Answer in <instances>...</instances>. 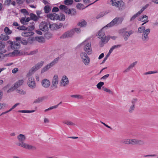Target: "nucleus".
<instances>
[{"label":"nucleus","instance_id":"nucleus-63","mask_svg":"<svg viewBox=\"0 0 158 158\" xmlns=\"http://www.w3.org/2000/svg\"><path fill=\"white\" fill-rule=\"evenodd\" d=\"M24 0H16L17 3L19 4H21L23 3Z\"/></svg>","mask_w":158,"mask_h":158},{"label":"nucleus","instance_id":"nucleus-38","mask_svg":"<svg viewBox=\"0 0 158 158\" xmlns=\"http://www.w3.org/2000/svg\"><path fill=\"white\" fill-rule=\"evenodd\" d=\"M141 14L140 13H139V11L137 13L135 14L134 15H133L132 17L130 19L131 21H132L133 20H134L135 18L138 17L139 15H140Z\"/></svg>","mask_w":158,"mask_h":158},{"label":"nucleus","instance_id":"nucleus-29","mask_svg":"<svg viewBox=\"0 0 158 158\" xmlns=\"http://www.w3.org/2000/svg\"><path fill=\"white\" fill-rule=\"evenodd\" d=\"M63 123L68 126H73L75 125L74 123L69 120H64L63 122Z\"/></svg>","mask_w":158,"mask_h":158},{"label":"nucleus","instance_id":"nucleus-44","mask_svg":"<svg viewBox=\"0 0 158 158\" xmlns=\"http://www.w3.org/2000/svg\"><path fill=\"white\" fill-rule=\"evenodd\" d=\"M49 28L51 30H56V26H55V23L52 24H51L49 23Z\"/></svg>","mask_w":158,"mask_h":158},{"label":"nucleus","instance_id":"nucleus-51","mask_svg":"<svg viewBox=\"0 0 158 158\" xmlns=\"http://www.w3.org/2000/svg\"><path fill=\"white\" fill-rule=\"evenodd\" d=\"M17 92L21 94H26V92L22 89L17 90Z\"/></svg>","mask_w":158,"mask_h":158},{"label":"nucleus","instance_id":"nucleus-55","mask_svg":"<svg viewBox=\"0 0 158 158\" xmlns=\"http://www.w3.org/2000/svg\"><path fill=\"white\" fill-rule=\"evenodd\" d=\"M110 54L108 52L107 55H106V56L104 58V60H103V61L102 62V63H103L106 61V60L107 59V58H108V57L109 56Z\"/></svg>","mask_w":158,"mask_h":158},{"label":"nucleus","instance_id":"nucleus-64","mask_svg":"<svg viewBox=\"0 0 158 158\" xmlns=\"http://www.w3.org/2000/svg\"><path fill=\"white\" fill-rule=\"evenodd\" d=\"M18 71V69L17 68L14 69L12 70V73H16Z\"/></svg>","mask_w":158,"mask_h":158},{"label":"nucleus","instance_id":"nucleus-30","mask_svg":"<svg viewBox=\"0 0 158 158\" xmlns=\"http://www.w3.org/2000/svg\"><path fill=\"white\" fill-rule=\"evenodd\" d=\"M76 7L77 9L80 10L81 9L83 10L87 7H86V6L84 7L83 4L78 3Z\"/></svg>","mask_w":158,"mask_h":158},{"label":"nucleus","instance_id":"nucleus-47","mask_svg":"<svg viewBox=\"0 0 158 158\" xmlns=\"http://www.w3.org/2000/svg\"><path fill=\"white\" fill-rule=\"evenodd\" d=\"M34 24L35 23L34 22H33L32 23V25L31 26H29L28 27V29L29 30L32 31L33 30H34L35 28V26H34Z\"/></svg>","mask_w":158,"mask_h":158},{"label":"nucleus","instance_id":"nucleus-8","mask_svg":"<svg viewBox=\"0 0 158 158\" xmlns=\"http://www.w3.org/2000/svg\"><path fill=\"white\" fill-rule=\"evenodd\" d=\"M82 61L85 65H88L90 61L89 58L85 52H82L80 54Z\"/></svg>","mask_w":158,"mask_h":158},{"label":"nucleus","instance_id":"nucleus-18","mask_svg":"<svg viewBox=\"0 0 158 158\" xmlns=\"http://www.w3.org/2000/svg\"><path fill=\"white\" fill-rule=\"evenodd\" d=\"M41 85L44 87L47 88L50 86V82L47 79H44L42 81Z\"/></svg>","mask_w":158,"mask_h":158},{"label":"nucleus","instance_id":"nucleus-62","mask_svg":"<svg viewBox=\"0 0 158 158\" xmlns=\"http://www.w3.org/2000/svg\"><path fill=\"white\" fill-rule=\"evenodd\" d=\"M55 26H56V29L60 28L62 27V25H61V24L58 25V24L55 23Z\"/></svg>","mask_w":158,"mask_h":158},{"label":"nucleus","instance_id":"nucleus-45","mask_svg":"<svg viewBox=\"0 0 158 158\" xmlns=\"http://www.w3.org/2000/svg\"><path fill=\"white\" fill-rule=\"evenodd\" d=\"M157 73V71H149L144 73V75L150 74Z\"/></svg>","mask_w":158,"mask_h":158},{"label":"nucleus","instance_id":"nucleus-16","mask_svg":"<svg viewBox=\"0 0 158 158\" xmlns=\"http://www.w3.org/2000/svg\"><path fill=\"white\" fill-rule=\"evenodd\" d=\"M17 145L28 149H31L34 148V146L24 142L18 143Z\"/></svg>","mask_w":158,"mask_h":158},{"label":"nucleus","instance_id":"nucleus-46","mask_svg":"<svg viewBox=\"0 0 158 158\" xmlns=\"http://www.w3.org/2000/svg\"><path fill=\"white\" fill-rule=\"evenodd\" d=\"M145 29V27L144 26L140 27L138 29V31L139 32L141 33L143 32Z\"/></svg>","mask_w":158,"mask_h":158},{"label":"nucleus","instance_id":"nucleus-15","mask_svg":"<svg viewBox=\"0 0 158 158\" xmlns=\"http://www.w3.org/2000/svg\"><path fill=\"white\" fill-rule=\"evenodd\" d=\"M144 144L143 141L136 139H130V144L132 145H142Z\"/></svg>","mask_w":158,"mask_h":158},{"label":"nucleus","instance_id":"nucleus-37","mask_svg":"<svg viewBox=\"0 0 158 158\" xmlns=\"http://www.w3.org/2000/svg\"><path fill=\"white\" fill-rule=\"evenodd\" d=\"M149 6V4H147L143 6L142 8L139 11V13L141 14Z\"/></svg>","mask_w":158,"mask_h":158},{"label":"nucleus","instance_id":"nucleus-3","mask_svg":"<svg viewBox=\"0 0 158 158\" xmlns=\"http://www.w3.org/2000/svg\"><path fill=\"white\" fill-rule=\"evenodd\" d=\"M59 7L60 10H64L68 15L70 14L71 16H75L77 14L76 10L74 9H68L67 6L64 5H61Z\"/></svg>","mask_w":158,"mask_h":158},{"label":"nucleus","instance_id":"nucleus-13","mask_svg":"<svg viewBox=\"0 0 158 158\" xmlns=\"http://www.w3.org/2000/svg\"><path fill=\"white\" fill-rule=\"evenodd\" d=\"M84 50L88 55L92 54V51L91 43L86 44L84 48Z\"/></svg>","mask_w":158,"mask_h":158},{"label":"nucleus","instance_id":"nucleus-31","mask_svg":"<svg viewBox=\"0 0 158 158\" xmlns=\"http://www.w3.org/2000/svg\"><path fill=\"white\" fill-rule=\"evenodd\" d=\"M121 44L117 45H115L113 46L110 49V50L109 52V53L111 54V52H113V50L114 49L120 47H121Z\"/></svg>","mask_w":158,"mask_h":158},{"label":"nucleus","instance_id":"nucleus-60","mask_svg":"<svg viewBox=\"0 0 158 158\" xmlns=\"http://www.w3.org/2000/svg\"><path fill=\"white\" fill-rule=\"evenodd\" d=\"M109 76V74H107L103 76L101 78V79H103V80H106L107 78Z\"/></svg>","mask_w":158,"mask_h":158},{"label":"nucleus","instance_id":"nucleus-58","mask_svg":"<svg viewBox=\"0 0 158 158\" xmlns=\"http://www.w3.org/2000/svg\"><path fill=\"white\" fill-rule=\"evenodd\" d=\"M59 10L58 8L56 7H54L52 10V11L53 12H57Z\"/></svg>","mask_w":158,"mask_h":158},{"label":"nucleus","instance_id":"nucleus-34","mask_svg":"<svg viewBox=\"0 0 158 158\" xmlns=\"http://www.w3.org/2000/svg\"><path fill=\"white\" fill-rule=\"evenodd\" d=\"M121 143L126 144H130V139H124L121 141Z\"/></svg>","mask_w":158,"mask_h":158},{"label":"nucleus","instance_id":"nucleus-7","mask_svg":"<svg viewBox=\"0 0 158 158\" xmlns=\"http://www.w3.org/2000/svg\"><path fill=\"white\" fill-rule=\"evenodd\" d=\"M59 60V57H57L55 58L52 61L45 66L42 70V72H44L53 66L57 63Z\"/></svg>","mask_w":158,"mask_h":158},{"label":"nucleus","instance_id":"nucleus-11","mask_svg":"<svg viewBox=\"0 0 158 158\" xmlns=\"http://www.w3.org/2000/svg\"><path fill=\"white\" fill-rule=\"evenodd\" d=\"M133 33L134 31L132 30H130L127 31L122 29L120 31V33L124 37V39H127Z\"/></svg>","mask_w":158,"mask_h":158},{"label":"nucleus","instance_id":"nucleus-24","mask_svg":"<svg viewBox=\"0 0 158 158\" xmlns=\"http://www.w3.org/2000/svg\"><path fill=\"white\" fill-rule=\"evenodd\" d=\"M150 30L149 29H147L143 32L142 37L143 38L147 39L148 38V35L149 33Z\"/></svg>","mask_w":158,"mask_h":158},{"label":"nucleus","instance_id":"nucleus-12","mask_svg":"<svg viewBox=\"0 0 158 158\" xmlns=\"http://www.w3.org/2000/svg\"><path fill=\"white\" fill-rule=\"evenodd\" d=\"M27 85L31 89L34 88L36 86V85L34 79L31 76H29L28 80Z\"/></svg>","mask_w":158,"mask_h":158},{"label":"nucleus","instance_id":"nucleus-35","mask_svg":"<svg viewBox=\"0 0 158 158\" xmlns=\"http://www.w3.org/2000/svg\"><path fill=\"white\" fill-rule=\"evenodd\" d=\"M61 103H62V102H60L59 104H57L56 105L52 106L50 107L48 109H46L45 110V111H47L48 110H50L53 109H55V108H57V107L59 105L61 104Z\"/></svg>","mask_w":158,"mask_h":158},{"label":"nucleus","instance_id":"nucleus-1","mask_svg":"<svg viewBox=\"0 0 158 158\" xmlns=\"http://www.w3.org/2000/svg\"><path fill=\"white\" fill-rule=\"evenodd\" d=\"M123 20V19L122 17H116L110 23L108 24L99 30L97 36L99 39H101V40H110V39L114 40L116 39L117 37L111 36L110 35H108L106 36L104 32H103V30L106 27H110L115 25L121 24L122 23Z\"/></svg>","mask_w":158,"mask_h":158},{"label":"nucleus","instance_id":"nucleus-20","mask_svg":"<svg viewBox=\"0 0 158 158\" xmlns=\"http://www.w3.org/2000/svg\"><path fill=\"white\" fill-rule=\"evenodd\" d=\"M17 139L20 142L19 143H23L25 140L26 138L25 136L22 134H19L17 137Z\"/></svg>","mask_w":158,"mask_h":158},{"label":"nucleus","instance_id":"nucleus-27","mask_svg":"<svg viewBox=\"0 0 158 158\" xmlns=\"http://www.w3.org/2000/svg\"><path fill=\"white\" fill-rule=\"evenodd\" d=\"M29 16L31 20H32L34 21H37L39 20V17L37 16L36 15L32 13H30L29 15Z\"/></svg>","mask_w":158,"mask_h":158},{"label":"nucleus","instance_id":"nucleus-26","mask_svg":"<svg viewBox=\"0 0 158 158\" xmlns=\"http://www.w3.org/2000/svg\"><path fill=\"white\" fill-rule=\"evenodd\" d=\"M137 63V61H135V62L131 64L128 66V67L124 71V72L126 73V72H128L130 70V69H131L132 68L135 66V65Z\"/></svg>","mask_w":158,"mask_h":158},{"label":"nucleus","instance_id":"nucleus-43","mask_svg":"<svg viewBox=\"0 0 158 158\" xmlns=\"http://www.w3.org/2000/svg\"><path fill=\"white\" fill-rule=\"evenodd\" d=\"M104 84V83L102 82H100L98 83L97 85V87L99 89H100L102 86Z\"/></svg>","mask_w":158,"mask_h":158},{"label":"nucleus","instance_id":"nucleus-48","mask_svg":"<svg viewBox=\"0 0 158 158\" xmlns=\"http://www.w3.org/2000/svg\"><path fill=\"white\" fill-rule=\"evenodd\" d=\"M17 29L19 30H25L27 29V28L23 25L18 27H17Z\"/></svg>","mask_w":158,"mask_h":158},{"label":"nucleus","instance_id":"nucleus-22","mask_svg":"<svg viewBox=\"0 0 158 158\" xmlns=\"http://www.w3.org/2000/svg\"><path fill=\"white\" fill-rule=\"evenodd\" d=\"M139 20L142 21V22H144L142 24V25H143L146 22H148V17L145 15H143V16L140 18H139Z\"/></svg>","mask_w":158,"mask_h":158},{"label":"nucleus","instance_id":"nucleus-53","mask_svg":"<svg viewBox=\"0 0 158 158\" xmlns=\"http://www.w3.org/2000/svg\"><path fill=\"white\" fill-rule=\"evenodd\" d=\"M20 22L21 23H23V24L25 25L27 23H26V19L25 18H23L20 20Z\"/></svg>","mask_w":158,"mask_h":158},{"label":"nucleus","instance_id":"nucleus-42","mask_svg":"<svg viewBox=\"0 0 158 158\" xmlns=\"http://www.w3.org/2000/svg\"><path fill=\"white\" fill-rule=\"evenodd\" d=\"M21 12L23 13L24 15H29L28 12L25 9H21Z\"/></svg>","mask_w":158,"mask_h":158},{"label":"nucleus","instance_id":"nucleus-5","mask_svg":"<svg viewBox=\"0 0 158 158\" xmlns=\"http://www.w3.org/2000/svg\"><path fill=\"white\" fill-rule=\"evenodd\" d=\"M4 31L5 34L4 35L2 34L0 35V40H8L9 39V37L7 35L11 34L12 33V31L7 27H6L4 28Z\"/></svg>","mask_w":158,"mask_h":158},{"label":"nucleus","instance_id":"nucleus-50","mask_svg":"<svg viewBox=\"0 0 158 158\" xmlns=\"http://www.w3.org/2000/svg\"><path fill=\"white\" fill-rule=\"evenodd\" d=\"M72 30L73 31V34L75 32H76L77 33H80L81 31V30L80 28H76L74 29H72Z\"/></svg>","mask_w":158,"mask_h":158},{"label":"nucleus","instance_id":"nucleus-2","mask_svg":"<svg viewBox=\"0 0 158 158\" xmlns=\"http://www.w3.org/2000/svg\"><path fill=\"white\" fill-rule=\"evenodd\" d=\"M28 42L27 40H16L14 42H12L11 41L9 40L8 41V43L10 44V47L11 48L13 49H18L20 47V43H21L24 45H26L28 43H30L31 44L34 42L36 43L38 42L40 43H44L45 40H28Z\"/></svg>","mask_w":158,"mask_h":158},{"label":"nucleus","instance_id":"nucleus-40","mask_svg":"<svg viewBox=\"0 0 158 158\" xmlns=\"http://www.w3.org/2000/svg\"><path fill=\"white\" fill-rule=\"evenodd\" d=\"M71 97H72L74 98H77L78 99H82L83 98V97L80 95H71Z\"/></svg>","mask_w":158,"mask_h":158},{"label":"nucleus","instance_id":"nucleus-17","mask_svg":"<svg viewBox=\"0 0 158 158\" xmlns=\"http://www.w3.org/2000/svg\"><path fill=\"white\" fill-rule=\"evenodd\" d=\"M43 64L44 62L43 61H41L33 66L31 70V73L34 72L40 68L43 65Z\"/></svg>","mask_w":158,"mask_h":158},{"label":"nucleus","instance_id":"nucleus-57","mask_svg":"<svg viewBox=\"0 0 158 158\" xmlns=\"http://www.w3.org/2000/svg\"><path fill=\"white\" fill-rule=\"evenodd\" d=\"M105 15V14L104 13L102 12V13H100L98 15L97 17V18L98 19L100 17H102L103 16H104Z\"/></svg>","mask_w":158,"mask_h":158},{"label":"nucleus","instance_id":"nucleus-54","mask_svg":"<svg viewBox=\"0 0 158 158\" xmlns=\"http://www.w3.org/2000/svg\"><path fill=\"white\" fill-rule=\"evenodd\" d=\"M107 42L108 40H101L100 43L101 46L102 47L104 44L107 43Z\"/></svg>","mask_w":158,"mask_h":158},{"label":"nucleus","instance_id":"nucleus-32","mask_svg":"<svg viewBox=\"0 0 158 158\" xmlns=\"http://www.w3.org/2000/svg\"><path fill=\"white\" fill-rule=\"evenodd\" d=\"M44 10L45 13H48L51 10V8L48 5H46L44 7Z\"/></svg>","mask_w":158,"mask_h":158},{"label":"nucleus","instance_id":"nucleus-6","mask_svg":"<svg viewBox=\"0 0 158 158\" xmlns=\"http://www.w3.org/2000/svg\"><path fill=\"white\" fill-rule=\"evenodd\" d=\"M58 82L59 78L58 75H55L53 77L52 84L51 86V88L52 89H54L57 88Z\"/></svg>","mask_w":158,"mask_h":158},{"label":"nucleus","instance_id":"nucleus-59","mask_svg":"<svg viewBox=\"0 0 158 158\" xmlns=\"http://www.w3.org/2000/svg\"><path fill=\"white\" fill-rule=\"evenodd\" d=\"M54 17L55 20L59 19V15H58L54 13Z\"/></svg>","mask_w":158,"mask_h":158},{"label":"nucleus","instance_id":"nucleus-52","mask_svg":"<svg viewBox=\"0 0 158 158\" xmlns=\"http://www.w3.org/2000/svg\"><path fill=\"white\" fill-rule=\"evenodd\" d=\"M135 106L134 105H132L131 106L129 110V111L130 112H132L134 110L135 108Z\"/></svg>","mask_w":158,"mask_h":158},{"label":"nucleus","instance_id":"nucleus-10","mask_svg":"<svg viewBox=\"0 0 158 158\" xmlns=\"http://www.w3.org/2000/svg\"><path fill=\"white\" fill-rule=\"evenodd\" d=\"M39 28L40 30L43 31H48V27L47 22L45 21L41 22L39 25Z\"/></svg>","mask_w":158,"mask_h":158},{"label":"nucleus","instance_id":"nucleus-21","mask_svg":"<svg viewBox=\"0 0 158 158\" xmlns=\"http://www.w3.org/2000/svg\"><path fill=\"white\" fill-rule=\"evenodd\" d=\"M34 33L32 31H24L22 33V35L24 37H30L33 35Z\"/></svg>","mask_w":158,"mask_h":158},{"label":"nucleus","instance_id":"nucleus-33","mask_svg":"<svg viewBox=\"0 0 158 158\" xmlns=\"http://www.w3.org/2000/svg\"><path fill=\"white\" fill-rule=\"evenodd\" d=\"M73 0H65L64 1V4L67 6L72 5L73 4Z\"/></svg>","mask_w":158,"mask_h":158},{"label":"nucleus","instance_id":"nucleus-23","mask_svg":"<svg viewBox=\"0 0 158 158\" xmlns=\"http://www.w3.org/2000/svg\"><path fill=\"white\" fill-rule=\"evenodd\" d=\"M86 22L83 19L81 20L77 23V25L81 27H86Z\"/></svg>","mask_w":158,"mask_h":158},{"label":"nucleus","instance_id":"nucleus-41","mask_svg":"<svg viewBox=\"0 0 158 158\" xmlns=\"http://www.w3.org/2000/svg\"><path fill=\"white\" fill-rule=\"evenodd\" d=\"M59 19L61 21H64L65 19V15L63 14H60L59 15Z\"/></svg>","mask_w":158,"mask_h":158},{"label":"nucleus","instance_id":"nucleus-25","mask_svg":"<svg viewBox=\"0 0 158 158\" xmlns=\"http://www.w3.org/2000/svg\"><path fill=\"white\" fill-rule=\"evenodd\" d=\"M5 46V43L0 41V50L3 53H5L6 52V50L4 49Z\"/></svg>","mask_w":158,"mask_h":158},{"label":"nucleus","instance_id":"nucleus-39","mask_svg":"<svg viewBox=\"0 0 158 158\" xmlns=\"http://www.w3.org/2000/svg\"><path fill=\"white\" fill-rule=\"evenodd\" d=\"M44 97H42L36 99L35 101V103H39L42 101L44 99Z\"/></svg>","mask_w":158,"mask_h":158},{"label":"nucleus","instance_id":"nucleus-14","mask_svg":"<svg viewBox=\"0 0 158 158\" xmlns=\"http://www.w3.org/2000/svg\"><path fill=\"white\" fill-rule=\"evenodd\" d=\"M73 31L71 30L64 33L60 37V39H65L71 37L73 35Z\"/></svg>","mask_w":158,"mask_h":158},{"label":"nucleus","instance_id":"nucleus-56","mask_svg":"<svg viewBox=\"0 0 158 158\" xmlns=\"http://www.w3.org/2000/svg\"><path fill=\"white\" fill-rule=\"evenodd\" d=\"M20 104V103H18L15 104L11 108L10 110L9 111H11L13 109H14L17 106L19 105Z\"/></svg>","mask_w":158,"mask_h":158},{"label":"nucleus","instance_id":"nucleus-9","mask_svg":"<svg viewBox=\"0 0 158 158\" xmlns=\"http://www.w3.org/2000/svg\"><path fill=\"white\" fill-rule=\"evenodd\" d=\"M20 53V52L18 50H15L14 52L8 54H6L3 56V53L0 52V61L2 59V57L11 56H16Z\"/></svg>","mask_w":158,"mask_h":158},{"label":"nucleus","instance_id":"nucleus-49","mask_svg":"<svg viewBox=\"0 0 158 158\" xmlns=\"http://www.w3.org/2000/svg\"><path fill=\"white\" fill-rule=\"evenodd\" d=\"M54 13L53 14H50L48 15V17L51 20H55L54 19Z\"/></svg>","mask_w":158,"mask_h":158},{"label":"nucleus","instance_id":"nucleus-19","mask_svg":"<svg viewBox=\"0 0 158 158\" xmlns=\"http://www.w3.org/2000/svg\"><path fill=\"white\" fill-rule=\"evenodd\" d=\"M69 81L66 76H64L62 77L60 82V85L62 86H64L69 84Z\"/></svg>","mask_w":158,"mask_h":158},{"label":"nucleus","instance_id":"nucleus-61","mask_svg":"<svg viewBox=\"0 0 158 158\" xmlns=\"http://www.w3.org/2000/svg\"><path fill=\"white\" fill-rule=\"evenodd\" d=\"M38 52V51L37 50H34L33 51H32L31 52H30L29 55H33V54H35L36 53Z\"/></svg>","mask_w":158,"mask_h":158},{"label":"nucleus","instance_id":"nucleus-4","mask_svg":"<svg viewBox=\"0 0 158 158\" xmlns=\"http://www.w3.org/2000/svg\"><path fill=\"white\" fill-rule=\"evenodd\" d=\"M110 4L118 8L119 10H123L125 8L124 3L122 1L111 0Z\"/></svg>","mask_w":158,"mask_h":158},{"label":"nucleus","instance_id":"nucleus-28","mask_svg":"<svg viewBox=\"0 0 158 158\" xmlns=\"http://www.w3.org/2000/svg\"><path fill=\"white\" fill-rule=\"evenodd\" d=\"M23 83V80H20L16 82L14 84V87L15 88H17L22 85Z\"/></svg>","mask_w":158,"mask_h":158},{"label":"nucleus","instance_id":"nucleus-36","mask_svg":"<svg viewBox=\"0 0 158 158\" xmlns=\"http://www.w3.org/2000/svg\"><path fill=\"white\" fill-rule=\"evenodd\" d=\"M35 111V110H19L18 111L19 112H21L23 113H32Z\"/></svg>","mask_w":158,"mask_h":158}]
</instances>
